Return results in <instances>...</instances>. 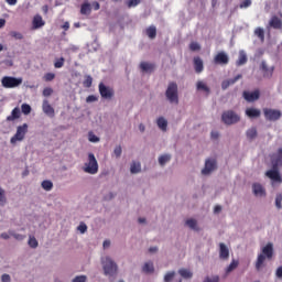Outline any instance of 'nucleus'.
<instances>
[{"label": "nucleus", "mask_w": 282, "mask_h": 282, "mask_svg": "<svg viewBox=\"0 0 282 282\" xmlns=\"http://www.w3.org/2000/svg\"><path fill=\"white\" fill-rule=\"evenodd\" d=\"M154 272V264L153 262H145V264H143V273L145 274H151Z\"/></svg>", "instance_id": "nucleus-29"}, {"label": "nucleus", "mask_w": 282, "mask_h": 282, "mask_svg": "<svg viewBox=\"0 0 282 282\" xmlns=\"http://www.w3.org/2000/svg\"><path fill=\"white\" fill-rule=\"evenodd\" d=\"M93 9H95V11H98L100 9L99 2L97 1L93 2Z\"/></svg>", "instance_id": "nucleus-64"}, {"label": "nucleus", "mask_w": 282, "mask_h": 282, "mask_svg": "<svg viewBox=\"0 0 282 282\" xmlns=\"http://www.w3.org/2000/svg\"><path fill=\"white\" fill-rule=\"evenodd\" d=\"M275 276H276L278 279H282V267H279V268L276 269V271H275Z\"/></svg>", "instance_id": "nucleus-61"}, {"label": "nucleus", "mask_w": 282, "mask_h": 282, "mask_svg": "<svg viewBox=\"0 0 282 282\" xmlns=\"http://www.w3.org/2000/svg\"><path fill=\"white\" fill-rule=\"evenodd\" d=\"M165 97L169 102L178 105V86L175 82L169 83L167 88L165 90Z\"/></svg>", "instance_id": "nucleus-5"}, {"label": "nucleus", "mask_w": 282, "mask_h": 282, "mask_svg": "<svg viewBox=\"0 0 282 282\" xmlns=\"http://www.w3.org/2000/svg\"><path fill=\"white\" fill-rule=\"evenodd\" d=\"M221 206L220 205H216L215 207H214V214H220L221 213Z\"/></svg>", "instance_id": "nucleus-63"}, {"label": "nucleus", "mask_w": 282, "mask_h": 282, "mask_svg": "<svg viewBox=\"0 0 282 282\" xmlns=\"http://www.w3.org/2000/svg\"><path fill=\"white\" fill-rule=\"evenodd\" d=\"M101 265L106 276H115L118 273V264L110 257L101 258Z\"/></svg>", "instance_id": "nucleus-3"}, {"label": "nucleus", "mask_w": 282, "mask_h": 282, "mask_svg": "<svg viewBox=\"0 0 282 282\" xmlns=\"http://www.w3.org/2000/svg\"><path fill=\"white\" fill-rule=\"evenodd\" d=\"M263 116L265 120H269L270 122H275L276 120H280L282 112L280 110L264 108Z\"/></svg>", "instance_id": "nucleus-9"}, {"label": "nucleus", "mask_w": 282, "mask_h": 282, "mask_svg": "<svg viewBox=\"0 0 282 282\" xmlns=\"http://www.w3.org/2000/svg\"><path fill=\"white\" fill-rule=\"evenodd\" d=\"M261 69L263 72L264 77H272L274 67L269 68L265 62H261Z\"/></svg>", "instance_id": "nucleus-21"}, {"label": "nucleus", "mask_w": 282, "mask_h": 282, "mask_svg": "<svg viewBox=\"0 0 282 282\" xmlns=\"http://www.w3.org/2000/svg\"><path fill=\"white\" fill-rule=\"evenodd\" d=\"M99 95L106 100H111L115 96L113 88L106 86L104 83H99Z\"/></svg>", "instance_id": "nucleus-10"}, {"label": "nucleus", "mask_w": 282, "mask_h": 282, "mask_svg": "<svg viewBox=\"0 0 282 282\" xmlns=\"http://www.w3.org/2000/svg\"><path fill=\"white\" fill-rule=\"evenodd\" d=\"M174 276H175V272H167L165 274L164 281L165 282H171L174 279Z\"/></svg>", "instance_id": "nucleus-50"}, {"label": "nucleus", "mask_w": 282, "mask_h": 282, "mask_svg": "<svg viewBox=\"0 0 282 282\" xmlns=\"http://www.w3.org/2000/svg\"><path fill=\"white\" fill-rule=\"evenodd\" d=\"M139 67L141 68V72H143V73H152L155 69V64L148 63V62H141Z\"/></svg>", "instance_id": "nucleus-19"}, {"label": "nucleus", "mask_w": 282, "mask_h": 282, "mask_svg": "<svg viewBox=\"0 0 282 282\" xmlns=\"http://www.w3.org/2000/svg\"><path fill=\"white\" fill-rule=\"evenodd\" d=\"M65 64V58L64 57H61V58H57L54 63V66L56 68H62Z\"/></svg>", "instance_id": "nucleus-42"}, {"label": "nucleus", "mask_w": 282, "mask_h": 282, "mask_svg": "<svg viewBox=\"0 0 282 282\" xmlns=\"http://www.w3.org/2000/svg\"><path fill=\"white\" fill-rule=\"evenodd\" d=\"M141 3V0H128L126 4H128V8H134Z\"/></svg>", "instance_id": "nucleus-45"}, {"label": "nucleus", "mask_w": 282, "mask_h": 282, "mask_svg": "<svg viewBox=\"0 0 282 282\" xmlns=\"http://www.w3.org/2000/svg\"><path fill=\"white\" fill-rule=\"evenodd\" d=\"M214 63L218 65H227L229 63V56L225 52H218L214 57Z\"/></svg>", "instance_id": "nucleus-14"}, {"label": "nucleus", "mask_w": 282, "mask_h": 282, "mask_svg": "<svg viewBox=\"0 0 282 282\" xmlns=\"http://www.w3.org/2000/svg\"><path fill=\"white\" fill-rule=\"evenodd\" d=\"M141 172V163L137 161H132V164H130V173H140Z\"/></svg>", "instance_id": "nucleus-28"}, {"label": "nucleus", "mask_w": 282, "mask_h": 282, "mask_svg": "<svg viewBox=\"0 0 282 282\" xmlns=\"http://www.w3.org/2000/svg\"><path fill=\"white\" fill-rule=\"evenodd\" d=\"M196 89L197 90H204L206 94L210 93V88L202 80H198L196 83Z\"/></svg>", "instance_id": "nucleus-31"}, {"label": "nucleus", "mask_w": 282, "mask_h": 282, "mask_svg": "<svg viewBox=\"0 0 282 282\" xmlns=\"http://www.w3.org/2000/svg\"><path fill=\"white\" fill-rule=\"evenodd\" d=\"M78 231L84 235L87 231V225L85 223L79 224Z\"/></svg>", "instance_id": "nucleus-53"}, {"label": "nucleus", "mask_w": 282, "mask_h": 282, "mask_svg": "<svg viewBox=\"0 0 282 282\" xmlns=\"http://www.w3.org/2000/svg\"><path fill=\"white\" fill-rule=\"evenodd\" d=\"M93 77L90 76V75H86V76H84V87H86V88H90L91 87V85H93Z\"/></svg>", "instance_id": "nucleus-37"}, {"label": "nucleus", "mask_w": 282, "mask_h": 282, "mask_svg": "<svg viewBox=\"0 0 282 282\" xmlns=\"http://www.w3.org/2000/svg\"><path fill=\"white\" fill-rule=\"evenodd\" d=\"M44 24H45V22L43 21V19H42L41 15L34 17V20H33V26H34V29H40V28H42Z\"/></svg>", "instance_id": "nucleus-30"}, {"label": "nucleus", "mask_w": 282, "mask_h": 282, "mask_svg": "<svg viewBox=\"0 0 282 282\" xmlns=\"http://www.w3.org/2000/svg\"><path fill=\"white\" fill-rule=\"evenodd\" d=\"M274 249L273 243H267L261 252L257 256V260L254 262V269L257 272H260L265 267V261H271L273 259Z\"/></svg>", "instance_id": "nucleus-2"}, {"label": "nucleus", "mask_w": 282, "mask_h": 282, "mask_svg": "<svg viewBox=\"0 0 282 282\" xmlns=\"http://www.w3.org/2000/svg\"><path fill=\"white\" fill-rule=\"evenodd\" d=\"M275 207L278 210L282 209V194L275 196Z\"/></svg>", "instance_id": "nucleus-40"}, {"label": "nucleus", "mask_w": 282, "mask_h": 282, "mask_svg": "<svg viewBox=\"0 0 282 282\" xmlns=\"http://www.w3.org/2000/svg\"><path fill=\"white\" fill-rule=\"evenodd\" d=\"M239 267V260L232 259L229 265L225 269V274L228 275Z\"/></svg>", "instance_id": "nucleus-20"}, {"label": "nucleus", "mask_w": 282, "mask_h": 282, "mask_svg": "<svg viewBox=\"0 0 282 282\" xmlns=\"http://www.w3.org/2000/svg\"><path fill=\"white\" fill-rule=\"evenodd\" d=\"M43 111H44V113H46V116H50V118H54V116H55V110L50 105V101L47 99H45L43 101Z\"/></svg>", "instance_id": "nucleus-17"}, {"label": "nucleus", "mask_w": 282, "mask_h": 282, "mask_svg": "<svg viewBox=\"0 0 282 282\" xmlns=\"http://www.w3.org/2000/svg\"><path fill=\"white\" fill-rule=\"evenodd\" d=\"M156 126H159V129H161V131H166L167 120H165L164 117H159V119H156Z\"/></svg>", "instance_id": "nucleus-27"}, {"label": "nucleus", "mask_w": 282, "mask_h": 282, "mask_svg": "<svg viewBox=\"0 0 282 282\" xmlns=\"http://www.w3.org/2000/svg\"><path fill=\"white\" fill-rule=\"evenodd\" d=\"M79 13H82V15H89L91 13V4L89 2L82 3Z\"/></svg>", "instance_id": "nucleus-26"}, {"label": "nucleus", "mask_w": 282, "mask_h": 282, "mask_svg": "<svg viewBox=\"0 0 282 282\" xmlns=\"http://www.w3.org/2000/svg\"><path fill=\"white\" fill-rule=\"evenodd\" d=\"M7 204V197H6V192L3 188L0 187V206H6Z\"/></svg>", "instance_id": "nucleus-39"}, {"label": "nucleus", "mask_w": 282, "mask_h": 282, "mask_svg": "<svg viewBox=\"0 0 282 282\" xmlns=\"http://www.w3.org/2000/svg\"><path fill=\"white\" fill-rule=\"evenodd\" d=\"M121 153H122V148L121 147L115 148V155L117 158H120Z\"/></svg>", "instance_id": "nucleus-59"}, {"label": "nucleus", "mask_w": 282, "mask_h": 282, "mask_svg": "<svg viewBox=\"0 0 282 282\" xmlns=\"http://www.w3.org/2000/svg\"><path fill=\"white\" fill-rule=\"evenodd\" d=\"M194 70L199 74L204 70V62L200 57L196 56L193 58Z\"/></svg>", "instance_id": "nucleus-18"}, {"label": "nucleus", "mask_w": 282, "mask_h": 282, "mask_svg": "<svg viewBox=\"0 0 282 282\" xmlns=\"http://www.w3.org/2000/svg\"><path fill=\"white\" fill-rule=\"evenodd\" d=\"M2 86L4 88H15L19 87L22 83H23V78L22 77H13V76H4L1 79Z\"/></svg>", "instance_id": "nucleus-8"}, {"label": "nucleus", "mask_w": 282, "mask_h": 282, "mask_svg": "<svg viewBox=\"0 0 282 282\" xmlns=\"http://www.w3.org/2000/svg\"><path fill=\"white\" fill-rule=\"evenodd\" d=\"M221 122L224 124H237V122H240V116L234 110H226L221 113Z\"/></svg>", "instance_id": "nucleus-6"}, {"label": "nucleus", "mask_w": 282, "mask_h": 282, "mask_svg": "<svg viewBox=\"0 0 282 282\" xmlns=\"http://www.w3.org/2000/svg\"><path fill=\"white\" fill-rule=\"evenodd\" d=\"M171 160V155L170 154H163L161 156H159V164H161V166H164L166 162H169Z\"/></svg>", "instance_id": "nucleus-38"}, {"label": "nucleus", "mask_w": 282, "mask_h": 282, "mask_svg": "<svg viewBox=\"0 0 282 282\" xmlns=\"http://www.w3.org/2000/svg\"><path fill=\"white\" fill-rule=\"evenodd\" d=\"M241 78H242V75H241V74H238V75L235 76L234 78L227 79V82H228L229 86H231V85L236 84V83H237L239 79H241Z\"/></svg>", "instance_id": "nucleus-44"}, {"label": "nucleus", "mask_w": 282, "mask_h": 282, "mask_svg": "<svg viewBox=\"0 0 282 282\" xmlns=\"http://www.w3.org/2000/svg\"><path fill=\"white\" fill-rule=\"evenodd\" d=\"M267 29L282 30V19H280L278 15L271 17Z\"/></svg>", "instance_id": "nucleus-13"}, {"label": "nucleus", "mask_w": 282, "mask_h": 282, "mask_svg": "<svg viewBox=\"0 0 282 282\" xmlns=\"http://www.w3.org/2000/svg\"><path fill=\"white\" fill-rule=\"evenodd\" d=\"M29 246L32 249H36L39 247V241L36 240L35 237H30Z\"/></svg>", "instance_id": "nucleus-41"}, {"label": "nucleus", "mask_w": 282, "mask_h": 282, "mask_svg": "<svg viewBox=\"0 0 282 282\" xmlns=\"http://www.w3.org/2000/svg\"><path fill=\"white\" fill-rule=\"evenodd\" d=\"M185 225L192 230H197V221L195 219H187Z\"/></svg>", "instance_id": "nucleus-36"}, {"label": "nucleus", "mask_w": 282, "mask_h": 282, "mask_svg": "<svg viewBox=\"0 0 282 282\" xmlns=\"http://www.w3.org/2000/svg\"><path fill=\"white\" fill-rule=\"evenodd\" d=\"M252 192H253V195L257 197H265L267 196L265 188L259 183H254L252 185Z\"/></svg>", "instance_id": "nucleus-16"}, {"label": "nucleus", "mask_w": 282, "mask_h": 282, "mask_svg": "<svg viewBox=\"0 0 282 282\" xmlns=\"http://www.w3.org/2000/svg\"><path fill=\"white\" fill-rule=\"evenodd\" d=\"M218 169L217 159L208 158L205 160L204 169H202V175H210Z\"/></svg>", "instance_id": "nucleus-7"}, {"label": "nucleus", "mask_w": 282, "mask_h": 282, "mask_svg": "<svg viewBox=\"0 0 282 282\" xmlns=\"http://www.w3.org/2000/svg\"><path fill=\"white\" fill-rule=\"evenodd\" d=\"M270 162L272 169L265 172V176L269 177L271 182L282 183V176L279 171V169H282V148L270 155Z\"/></svg>", "instance_id": "nucleus-1"}, {"label": "nucleus", "mask_w": 282, "mask_h": 282, "mask_svg": "<svg viewBox=\"0 0 282 282\" xmlns=\"http://www.w3.org/2000/svg\"><path fill=\"white\" fill-rule=\"evenodd\" d=\"M10 235L18 241H23L25 239V236L20 234H14L13 231H10Z\"/></svg>", "instance_id": "nucleus-46"}, {"label": "nucleus", "mask_w": 282, "mask_h": 282, "mask_svg": "<svg viewBox=\"0 0 282 282\" xmlns=\"http://www.w3.org/2000/svg\"><path fill=\"white\" fill-rule=\"evenodd\" d=\"M32 111V108L30 105L28 104H23L22 105V112L25 115V116H29V113H31Z\"/></svg>", "instance_id": "nucleus-43"}, {"label": "nucleus", "mask_w": 282, "mask_h": 282, "mask_svg": "<svg viewBox=\"0 0 282 282\" xmlns=\"http://www.w3.org/2000/svg\"><path fill=\"white\" fill-rule=\"evenodd\" d=\"M251 4H252V1H251V0H243V1L239 4V7H240L241 9H243V8L250 7Z\"/></svg>", "instance_id": "nucleus-55"}, {"label": "nucleus", "mask_w": 282, "mask_h": 282, "mask_svg": "<svg viewBox=\"0 0 282 282\" xmlns=\"http://www.w3.org/2000/svg\"><path fill=\"white\" fill-rule=\"evenodd\" d=\"M88 141L90 142H99V138L95 135L94 132H88Z\"/></svg>", "instance_id": "nucleus-48"}, {"label": "nucleus", "mask_w": 282, "mask_h": 282, "mask_svg": "<svg viewBox=\"0 0 282 282\" xmlns=\"http://www.w3.org/2000/svg\"><path fill=\"white\" fill-rule=\"evenodd\" d=\"M2 282H11V278H10V275L9 274H7V273H4L3 275H2Z\"/></svg>", "instance_id": "nucleus-62"}, {"label": "nucleus", "mask_w": 282, "mask_h": 282, "mask_svg": "<svg viewBox=\"0 0 282 282\" xmlns=\"http://www.w3.org/2000/svg\"><path fill=\"white\" fill-rule=\"evenodd\" d=\"M189 50L195 52V51H199L200 50V45L196 42H192L189 43Z\"/></svg>", "instance_id": "nucleus-49"}, {"label": "nucleus", "mask_w": 282, "mask_h": 282, "mask_svg": "<svg viewBox=\"0 0 282 282\" xmlns=\"http://www.w3.org/2000/svg\"><path fill=\"white\" fill-rule=\"evenodd\" d=\"M242 97L247 102H256V100H259L260 98V90H253V91H247L245 90L242 93Z\"/></svg>", "instance_id": "nucleus-12"}, {"label": "nucleus", "mask_w": 282, "mask_h": 282, "mask_svg": "<svg viewBox=\"0 0 282 282\" xmlns=\"http://www.w3.org/2000/svg\"><path fill=\"white\" fill-rule=\"evenodd\" d=\"M254 35L260 39L262 42H264L265 39V34H264V30L262 28H256L254 30Z\"/></svg>", "instance_id": "nucleus-34"}, {"label": "nucleus", "mask_w": 282, "mask_h": 282, "mask_svg": "<svg viewBox=\"0 0 282 282\" xmlns=\"http://www.w3.org/2000/svg\"><path fill=\"white\" fill-rule=\"evenodd\" d=\"M246 135H247L248 140H254V138H257V135H258L257 128L248 129L246 132Z\"/></svg>", "instance_id": "nucleus-33"}, {"label": "nucleus", "mask_w": 282, "mask_h": 282, "mask_svg": "<svg viewBox=\"0 0 282 282\" xmlns=\"http://www.w3.org/2000/svg\"><path fill=\"white\" fill-rule=\"evenodd\" d=\"M83 171L84 173H88V175H96L98 173L99 165L94 153H88V161L84 163Z\"/></svg>", "instance_id": "nucleus-4"}, {"label": "nucleus", "mask_w": 282, "mask_h": 282, "mask_svg": "<svg viewBox=\"0 0 282 282\" xmlns=\"http://www.w3.org/2000/svg\"><path fill=\"white\" fill-rule=\"evenodd\" d=\"M229 86H230V84L227 79L221 82V89L223 90H226L227 88H229Z\"/></svg>", "instance_id": "nucleus-60"}, {"label": "nucleus", "mask_w": 282, "mask_h": 282, "mask_svg": "<svg viewBox=\"0 0 282 282\" xmlns=\"http://www.w3.org/2000/svg\"><path fill=\"white\" fill-rule=\"evenodd\" d=\"M53 93H54L53 88L46 87V88H44V90H43V96H44V97H50Z\"/></svg>", "instance_id": "nucleus-51"}, {"label": "nucleus", "mask_w": 282, "mask_h": 282, "mask_svg": "<svg viewBox=\"0 0 282 282\" xmlns=\"http://www.w3.org/2000/svg\"><path fill=\"white\" fill-rule=\"evenodd\" d=\"M53 186L54 185H53L52 181L46 180V181L42 182V187L45 192H51L53 189Z\"/></svg>", "instance_id": "nucleus-35"}, {"label": "nucleus", "mask_w": 282, "mask_h": 282, "mask_svg": "<svg viewBox=\"0 0 282 282\" xmlns=\"http://www.w3.org/2000/svg\"><path fill=\"white\" fill-rule=\"evenodd\" d=\"M10 35H11L12 37L17 39V40H22V39H23L22 33L17 32V31H12V32L10 33Z\"/></svg>", "instance_id": "nucleus-54"}, {"label": "nucleus", "mask_w": 282, "mask_h": 282, "mask_svg": "<svg viewBox=\"0 0 282 282\" xmlns=\"http://www.w3.org/2000/svg\"><path fill=\"white\" fill-rule=\"evenodd\" d=\"M145 34H148V37H150L152 40L155 39L156 34H158L156 28L154 25L148 28L145 30Z\"/></svg>", "instance_id": "nucleus-32"}, {"label": "nucleus", "mask_w": 282, "mask_h": 282, "mask_svg": "<svg viewBox=\"0 0 282 282\" xmlns=\"http://www.w3.org/2000/svg\"><path fill=\"white\" fill-rule=\"evenodd\" d=\"M98 97L95 95H90L88 97H86V102H97Z\"/></svg>", "instance_id": "nucleus-57"}, {"label": "nucleus", "mask_w": 282, "mask_h": 282, "mask_svg": "<svg viewBox=\"0 0 282 282\" xmlns=\"http://www.w3.org/2000/svg\"><path fill=\"white\" fill-rule=\"evenodd\" d=\"M25 133H28V124L24 123L23 126L18 127L17 133L14 138L11 139V142H21V140H24Z\"/></svg>", "instance_id": "nucleus-11"}, {"label": "nucleus", "mask_w": 282, "mask_h": 282, "mask_svg": "<svg viewBox=\"0 0 282 282\" xmlns=\"http://www.w3.org/2000/svg\"><path fill=\"white\" fill-rule=\"evenodd\" d=\"M229 257H230V251H229L228 247L224 242H220L219 243V259L223 261H227V260H229Z\"/></svg>", "instance_id": "nucleus-15"}, {"label": "nucleus", "mask_w": 282, "mask_h": 282, "mask_svg": "<svg viewBox=\"0 0 282 282\" xmlns=\"http://www.w3.org/2000/svg\"><path fill=\"white\" fill-rule=\"evenodd\" d=\"M20 117H21L20 108L17 107L12 110L11 116L7 117V122H14V120H19Z\"/></svg>", "instance_id": "nucleus-22"}, {"label": "nucleus", "mask_w": 282, "mask_h": 282, "mask_svg": "<svg viewBox=\"0 0 282 282\" xmlns=\"http://www.w3.org/2000/svg\"><path fill=\"white\" fill-rule=\"evenodd\" d=\"M219 132L218 131H212L210 132V138H212V140H218V138H219Z\"/></svg>", "instance_id": "nucleus-58"}, {"label": "nucleus", "mask_w": 282, "mask_h": 282, "mask_svg": "<svg viewBox=\"0 0 282 282\" xmlns=\"http://www.w3.org/2000/svg\"><path fill=\"white\" fill-rule=\"evenodd\" d=\"M178 274L184 280H189L193 278V272L189 269H185V268L180 269Z\"/></svg>", "instance_id": "nucleus-24"}, {"label": "nucleus", "mask_w": 282, "mask_h": 282, "mask_svg": "<svg viewBox=\"0 0 282 282\" xmlns=\"http://www.w3.org/2000/svg\"><path fill=\"white\" fill-rule=\"evenodd\" d=\"M55 77H56V75L54 73H47L44 75L43 79L45 82H52Z\"/></svg>", "instance_id": "nucleus-47"}, {"label": "nucleus", "mask_w": 282, "mask_h": 282, "mask_svg": "<svg viewBox=\"0 0 282 282\" xmlns=\"http://www.w3.org/2000/svg\"><path fill=\"white\" fill-rule=\"evenodd\" d=\"M247 62H248V56H247L246 52L240 51L238 54V59L236 61V65L241 66V65L247 64Z\"/></svg>", "instance_id": "nucleus-23"}, {"label": "nucleus", "mask_w": 282, "mask_h": 282, "mask_svg": "<svg viewBox=\"0 0 282 282\" xmlns=\"http://www.w3.org/2000/svg\"><path fill=\"white\" fill-rule=\"evenodd\" d=\"M73 282H87V276L86 275H78L73 280Z\"/></svg>", "instance_id": "nucleus-56"}, {"label": "nucleus", "mask_w": 282, "mask_h": 282, "mask_svg": "<svg viewBox=\"0 0 282 282\" xmlns=\"http://www.w3.org/2000/svg\"><path fill=\"white\" fill-rule=\"evenodd\" d=\"M203 282H219V276L215 275L213 278L206 276Z\"/></svg>", "instance_id": "nucleus-52"}, {"label": "nucleus", "mask_w": 282, "mask_h": 282, "mask_svg": "<svg viewBox=\"0 0 282 282\" xmlns=\"http://www.w3.org/2000/svg\"><path fill=\"white\" fill-rule=\"evenodd\" d=\"M246 116H248V118H260L261 111L259 109L249 108L246 109Z\"/></svg>", "instance_id": "nucleus-25"}]
</instances>
